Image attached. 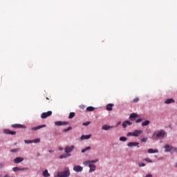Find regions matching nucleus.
<instances>
[{
	"label": "nucleus",
	"instance_id": "f257e3e1",
	"mask_svg": "<svg viewBox=\"0 0 177 177\" xmlns=\"http://www.w3.org/2000/svg\"><path fill=\"white\" fill-rule=\"evenodd\" d=\"M153 136H156L158 139H163V138L167 136V132H165L164 130H160L156 134V133H153Z\"/></svg>",
	"mask_w": 177,
	"mask_h": 177
},
{
	"label": "nucleus",
	"instance_id": "f03ea898",
	"mask_svg": "<svg viewBox=\"0 0 177 177\" xmlns=\"http://www.w3.org/2000/svg\"><path fill=\"white\" fill-rule=\"evenodd\" d=\"M57 176L59 177H69L70 176V170H66L64 171L58 172Z\"/></svg>",
	"mask_w": 177,
	"mask_h": 177
},
{
	"label": "nucleus",
	"instance_id": "7ed1b4c3",
	"mask_svg": "<svg viewBox=\"0 0 177 177\" xmlns=\"http://www.w3.org/2000/svg\"><path fill=\"white\" fill-rule=\"evenodd\" d=\"M74 149H75V147L74 145L72 146H66L64 148V151L65 153H66L67 154H68V153H71V151H73V150H74Z\"/></svg>",
	"mask_w": 177,
	"mask_h": 177
},
{
	"label": "nucleus",
	"instance_id": "20e7f679",
	"mask_svg": "<svg viewBox=\"0 0 177 177\" xmlns=\"http://www.w3.org/2000/svg\"><path fill=\"white\" fill-rule=\"evenodd\" d=\"M51 114H52V111H48L47 112H44V113H41V118H42L43 120H45V118H48V117H50Z\"/></svg>",
	"mask_w": 177,
	"mask_h": 177
},
{
	"label": "nucleus",
	"instance_id": "39448f33",
	"mask_svg": "<svg viewBox=\"0 0 177 177\" xmlns=\"http://www.w3.org/2000/svg\"><path fill=\"white\" fill-rule=\"evenodd\" d=\"M3 133H5L6 135H16V131L6 129L3 130Z\"/></svg>",
	"mask_w": 177,
	"mask_h": 177
},
{
	"label": "nucleus",
	"instance_id": "423d86ee",
	"mask_svg": "<svg viewBox=\"0 0 177 177\" xmlns=\"http://www.w3.org/2000/svg\"><path fill=\"white\" fill-rule=\"evenodd\" d=\"M55 125H57V127H60L62 125H68V122L57 121L55 122Z\"/></svg>",
	"mask_w": 177,
	"mask_h": 177
},
{
	"label": "nucleus",
	"instance_id": "0eeeda50",
	"mask_svg": "<svg viewBox=\"0 0 177 177\" xmlns=\"http://www.w3.org/2000/svg\"><path fill=\"white\" fill-rule=\"evenodd\" d=\"M23 161H24V158L22 157H17L14 159V162L15 164H19V162H23Z\"/></svg>",
	"mask_w": 177,
	"mask_h": 177
},
{
	"label": "nucleus",
	"instance_id": "6e6552de",
	"mask_svg": "<svg viewBox=\"0 0 177 177\" xmlns=\"http://www.w3.org/2000/svg\"><path fill=\"white\" fill-rule=\"evenodd\" d=\"M82 167L80 165H75L73 167V171H75V172H82Z\"/></svg>",
	"mask_w": 177,
	"mask_h": 177
},
{
	"label": "nucleus",
	"instance_id": "1a4fd4ad",
	"mask_svg": "<svg viewBox=\"0 0 177 177\" xmlns=\"http://www.w3.org/2000/svg\"><path fill=\"white\" fill-rule=\"evenodd\" d=\"M164 148L165 149V151L168 153V151H171V150H174V147L169 146V145L167 144L165 145Z\"/></svg>",
	"mask_w": 177,
	"mask_h": 177
},
{
	"label": "nucleus",
	"instance_id": "9d476101",
	"mask_svg": "<svg viewBox=\"0 0 177 177\" xmlns=\"http://www.w3.org/2000/svg\"><path fill=\"white\" fill-rule=\"evenodd\" d=\"M127 146L129 147H135L136 146H137V147H139V142H129L127 144Z\"/></svg>",
	"mask_w": 177,
	"mask_h": 177
},
{
	"label": "nucleus",
	"instance_id": "9b49d317",
	"mask_svg": "<svg viewBox=\"0 0 177 177\" xmlns=\"http://www.w3.org/2000/svg\"><path fill=\"white\" fill-rule=\"evenodd\" d=\"M45 127H46V124H41V125L37 126L35 127H32L31 129L32 131H38V129H41V128H45Z\"/></svg>",
	"mask_w": 177,
	"mask_h": 177
},
{
	"label": "nucleus",
	"instance_id": "f8f14e48",
	"mask_svg": "<svg viewBox=\"0 0 177 177\" xmlns=\"http://www.w3.org/2000/svg\"><path fill=\"white\" fill-rule=\"evenodd\" d=\"M111 128H114V126H109L105 124L102 127V129H103V131H109V129H111Z\"/></svg>",
	"mask_w": 177,
	"mask_h": 177
},
{
	"label": "nucleus",
	"instance_id": "ddd939ff",
	"mask_svg": "<svg viewBox=\"0 0 177 177\" xmlns=\"http://www.w3.org/2000/svg\"><path fill=\"white\" fill-rule=\"evenodd\" d=\"M142 133H143V131H142V130H135L133 132V136H139V135H140Z\"/></svg>",
	"mask_w": 177,
	"mask_h": 177
},
{
	"label": "nucleus",
	"instance_id": "4468645a",
	"mask_svg": "<svg viewBox=\"0 0 177 177\" xmlns=\"http://www.w3.org/2000/svg\"><path fill=\"white\" fill-rule=\"evenodd\" d=\"M88 167L90 168L89 172H93L96 169V165L94 164H89Z\"/></svg>",
	"mask_w": 177,
	"mask_h": 177
},
{
	"label": "nucleus",
	"instance_id": "2eb2a0df",
	"mask_svg": "<svg viewBox=\"0 0 177 177\" xmlns=\"http://www.w3.org/2000/svg\"><path fill=\"white\" fill-rule=\"evenodd\" d=\"M12 128H24L26 129V126L23 124H12Z\"/></svg>",
	"mask_w": 177,
	"mask_h": 177
},
{
	"label": "nucleus",
	"instance_id": "dca6fc26",
	"mask_svg": "<svg viewBox=\"0 0 177 177\" xmlns=\"http://www.w3.org/2000/svg\"><path fill=\"white\" fill-rule=\"evenodd\" d=\"M165 103L166 104H171V103H175V100L172 99V98H169V99L166 100Z\"/></svg>",
	"mask_w": 177,
	"mask_h": 177
},
{
	"label": "nucleus",
	"instance_id": "f3484780",
	"mask_svg": "<svg viewBox=\"0 0 177 177\" xmlns=\"http://www.w3.org/2000/svg\"><path fill=\"white\" fill-rule=\"evenodd\" d=\"M92 136V135L89 134V135H83L81 136L80 139L81 140H84L85 139H91V137Z\"/></svg>",
	"mask_w": 177,
	"mask_h": 177
},
{
	"label": "nucleus",
	"instance_id": "a211bd4d",
	"mask_svg": "<svg viewBox=\"0 0 177 177\" xmlns=\"http://www.w3.org/2000/svg\"><path fill=\"white\" fill-rule=\"evenodd\" d=\"M114 106L113 104H108L106 105V110L108 111H111L113 110V106Z\"/></svg>",
	"mask_w": 177,
	"mask_h": 177
},
{
	"label": "nucleus",
	"instance_id": "6ab92c4d",
	"mask_svg": "<svg viewBox=\"0 0 177 177\" xmlns=\"http://www.w3.org/2000/svg\"><path fill=\"white\" fill-rule=\"evenodd\" d=\"M148 153H149V154H153V153H158V150H157V149H148Z\"/></svg>",
	"mask_w": 177,
	"mask_h": 177
},
{
	"label": "nucleus",
	"instance_id": "aec40b11",
	"mask_svg": "<svg viewBox=\"0 0 177 177\" xmlns=\"http://www.w3.org/2000/svg\"><path fill=\"white\" fill-rule=\"evenodd\" d=\"M136 117H138V114L133 113L130 115L129 118H130L131 121H133V118H136Z\"/></svg>",
	"mask_w": 177,
	"mask_h": 177
},
{
	"label": "nucleus",
	"instance_id": "412c9836",
	"mask_svg": "<svg viewBox=\"0 0 177 177\" xmlns=\"http://www.w3.org/2000/svg\"><path fill=\"white\" fill-rule=\"evenodd\" d=\"M43 176L44 177L50 176V174H49V172H48V169H46L45 171H43Z\"/></svg>",
	"mask_w": 177,
	"mask_h": 177
},
{
	"label": "nucleus",
	"instance_id": "4be33fe9",
	"mask_svg": "<svg viewBox=\"0 0 177 177\" xmlns=\"http://www.w3.org/2000/svg\"><path fill=\"white\" fill-rule=\"evenodd\" d=\"M70 156H71V154L70 153H64V154H62L59 156V158H67V157H70Z\"/></svg>",
	"mask_w": 177,
	"mask_h": 177
},
{
	"label": "nucleus",
	"instance_id": "5701e85b",
	"mask_svg": "<svg viewBox=\"0 0 177 177\" xmlns=\"http://www.w3.org/2000/svg\"><path fill=\"white\" fill-rule=\"evenodd\" d=\"M150 124V120H145L142 123V127H147Z\"/></svg>",
	"mask_w": 177,
	"mask_h": 177
},
{
	"label": "nucleus",
	"instance_id": "b1692460",
	"mask_svg": "<svg viewBox=\"0 0 177 177\" xmlns=\"http://www.w3.org/2000/svg\"><path fill=\"white\" fill-rule=\"evenodd\" d=\"M74 117H75V113L71 112V113H69L68 118L70 120H71L72 118H74Z\"/></svg>",
	"mask_w": 177,
	"mask_h": 177
},
{
	"label": "nucleus",
	"instance_id": "393cba45",
	"mask_svg": "<svg viewBox=\"0 0 177 177\" xmlns=\"http://www.w3.org/2000/svg\"><path fill=\"white\" fill-rule=\"evenodd\" d=\"M86 111H95V107H93V106H88L86 108Z\"/></svg>",
	"mask_w": 177,
	"mask_h": 177
},
{
	"label": "nucleus",
	"instance_id": "a878e982",
	"mask_svg": "<svg viewBox=\"0 0 177 177\" xmlns=\"http://www.w3.org/2000/svg\"><path fill=\"white\" fill-rule=\"evenodd\" d=\"M71 129H73V127H68L67 129H64L62 130V132L66 133V132H67V131H71Z\"/></svg>",
	"mask_w": 177,
	"mask_h": 177
},
{
	"label": "nucleus",
	"instance_id": "bb28decb",
	"mask_svg": "<svg viewBox=\"0 0 177 177\" xmlns=\"http://www.w3.org/2000/svg\"><path fill=\"white\" fill-rule=\"evenodd\" d=\"M91 147H86V148L82 149V153H85V151H88V150H91Z\"/></svg>",
	"mask_w": 177,
	"mask_h": 177
},
{
	"label": "nucleus",
	"instance_id": "cd10ccee",
	"mask_svg": "<svg viewBox=\"0 0 177 177\" xmlns=\"http://www.w3.org/2000/svg\"><path fill=\"white\" fill-rule=\"evenodd\" d=\"M12 171H14V172H17V171H20V168L18 167H13Z\"/></svg>",
	"mask_w": 177,
	"mask_h": 177
},
{
	"label": "nucleus",
	"instance_id": "c85d7f7f",
	"mask_svg": "<svg viewBox=\"0 0 177 177\" xmlns=\"http://www.w3.org/2000/svg\"><path fill=\"white\" fill-rule=\"evenodd\" d=\"M119 140H120V142H126L127 138L126 137H120Z\"/></svg>",
	"mask_w": 177,
	"mask_h": 177
},
{
	"label": "nucleus",
	"instance_id": "c756f323",
	"mask_svg": "<svg viewBox=\"0 0 177 177\" xmlns=\"http://www.w3.org/2000/svg\"><path fill=\"white\" fill-rule=\"evenodd\" d=\"M41 141V139L39 138H36L34 140H32L33 143H38Z\"/></svg>",
	"mask_w": 177,
	"mask_h": 177
},
{
	"label": "nucleus",
	"instance_id": "7c9ffc66",
	"mask_svg": "<svg viewBox=\"0 0 177 177\" xmlns=\"http://www.w3.org/2000/svg\"><path fill=\"white\" fill-rule=\"evenodd\" d=\"M24 142L28 145L30 143H33V141L30 140H26Z\"/></svg>",
	"mask_w": 177,
	"mask_h": 177
},
{
	"label": "nucleus",
	"instance_id": "2f4dec72",
	"mask_svg": "<svg viewBox=\"0 0 177 177\" xmlns=\"http://www.w3.org/2000/svg\"><path fill=\"white\" fill-rule=\"evenodd\" d=\"M84 165H88V164H91V160H86L83 162Z\"/></svg>",
	"mask_w": 177,
	"mask_h": 177
},
{
	"label": "nucleus",
	"instance_id": "473e14b6",
	"mask_svg": "<svg viewBox=\"0 0 177 177\" xmlns=\"http://www.w3.org/2000/svg\"><path fill=\"white\" fill-rule=\"evenodd\" d=\"M139 102V98L136 97L133 100V103H138Z\"/></svg>",
	"mask_w": 177,
	"mask_h": 177
},
{
	"label": "nucleus",
	"instance_id": "72a5a7b5",
	"mask_svg": "<svg viewBox=\"0 0 177 177\" xmlns=\"http://www.w3.org/2000/svg\"><path fill=\"white\" fill-rule=\"evenodd\" d=\"M91 124V122H86L83 123V125L84 127H88V125H89Z\"/></svg>",
	"mask_w": 177,
	"mask_h": 177
},
{
	"label": "nucleus",
	"instance_id": "f704fd0d",
	"mask_svg": "<svg viewBox=\"0 0 177 177\" xmlns=\"http://www.w3.org/2000/svg\"><path fill=\"white\" fill-rule=\"evenodd\" d=\"M127 125H132V122L129 121V120H126L125 121Z\"/></svg>",
	"mask_w": 177,
	"mask_h": 177
},
{
	"label": "nucleus",
	"instance_id": "c9c22d12",
	"mask_svg": "<svg viewBox=\"0 0 177 177\" xmlns=\"http://www.w3.org/2000/svg\"><path fill=\"white\" fill-rule=\"evenodd\" d=\"M140 140L142 142H147V138H143Z\"/></svg>",
	"mask_w": 177,
	"mask_h": 177
},
{
	"label": "nucleus",
	"instance_id": "e433bc0d",
	"mask_svg": "<svg viewBox=\"0 0 177 177\" xmlns=\"http://www.w3.org/2000/svg\"><path fill=\"white\" fill-rule=\"evenodd\" d=\"M20 171H28V167L20 168Z\"/></svg>",
	"mask_w": 177,
	"mask_h": 177
},
{
	"label": "nucleus",
	"instance_id": "4c0bfd02",
	"mask_svg": "<svg viewBox=\"0 0 177 177\" xmlns=\"http://www.w3.org/2000/svg\"><path fill=\"white\" fill-rule=\"evenodd\" d=\"M11 153H17V151H19V149H11Z\"/></svg>",
	"mask_w": 177,
	"mask_h": 177
},
{
	"label": "nucleus",
	"instance_id": "58836bf2",
	"mask_svg": "<svg viewBox=\"0 0 177 177\" xmlns=\"http://www.w3.org/2000/svg\"><path fill=\"white\" fill-rule=\"evenodd\" d=\"M98 161H99V159H95V160H90V162L95 163V162H97Z\"/></svg>",
	"mask_w": 177,
	"mask_h": 177
},
{
	"label": "nucleus",
	"instance_id": "ea45409f",
	"mask_svg": "<svg viewBox=\"0 0 177 177\" xmlns=\"http://www.w3.org/2000/svg\"><path fill=\"white\" fill-rule=\"evenodd\" d=\"M145 163H143V162H140L139 164H138V166L139 167H145Z\"/></svg>",
	"mask_w": 177,
	"mask_h": 177
},
{
	"label": "nucleus",
	"instance_id": "a19ab883",
	"mask_svg": "<svg viewBox=\"0 0 177 177\" xmlns=\"http://www.w3.org/2000/svg\"><path fill=\"white\" fill-rule=\"evenodd\" d=\"M122 126L123 128H127V123L125 121L122 124Z\"/></svg>",
	"mask_w": 177,
	"mask_h": 177
},
{
	"label": "nucleus",
	"instance_id": "79ce46f5",
	"mask_svg": "<svg viewBox=\"0 0 177 177\" xmlns=\"http://www.w3.org/2000/svg\"><path fill=\"white\" fill-rule=\"evenodd\" d=\"M142 121H143V119H138L137 120H136V122L138 124L139 122H142Z\"/></svg>",
	"mask_w": 177,
	"mask_h": 177
},
{
	"label": "nucleus",
	"instance_id": "37998d69",
	"mask_svg": "<svg viewBox=\"0 0 177 177\" xmlns=\"http://www.w3.org/2000/svg\"><path fill=\"white\" fill-rule=\"evenodd\" d=\"M145 161H147V162H153V161L151 160H150L149 158H145Z\"/></svg>",
	"mask_w": 177,
	"mask_h": 177
},
{
	"label": "nucleus",
	"instance_id": "c03bdc74",
	"mask_svg": "<svg viewBox=\"0 0 177 177\" xmlns=\"http://www.w3.org/2000/svg\"><path fill=\"white\" fill-rule=\"evenodd\" d=\"M127 136H133V133H132V132H129Z\"/></svg>",
	"mask_w": 177,
	"mask_h": 177
},
{
	"label": "nucleus",
	"instance_id": "a18cd8bd",
	"mask_svg": "<svg viewBox=\"0 0 177 177\" xmlns=\"http://www.w3.org/2000/svg\"><path fill=\"white\" fill-rule=\"evenodd\" d=\"M58 149H59V150L60 151H62V150H63V147H59Z\"/></svg>",
	"mask_w": 177,
	"mask_h": 177
},
{
	"label": "nucleus",
	"instance_id": "49530a36",
	"mask_svg": "<svg viewBox=\"0 0 177 177\" xmlns=\"http://www.w3.org/2000/svg\"><path fill=\"white\" fill-rule=\"evenodd\" d=\"M54 151H53V150H49V151H48L49 153H53Z\"/></svg>",
	"mask_w": 177,
	"mask_h": 177
},
{
	"label": "nucleus",
	"instance_id": "de8ad7c7",
	"mask_svg": "<svg viewBox=\"0 0 177 177\" xmlns=\"http://www.w3.org/2000/svg\"><path fill=\"white\" fill-rule=\"evenodd\" d=\"M173 151L177 152V148H174V149H173Z\"/></svg>",
	"mask_w": 177,
	"mask_h": 177
},
{
	"label": "nucleus",
	"instance_id": "09e8293b",
	"mask_svg": "<svg viewBox=\"0 0 177 177\" xmlns=\"http://www.w3.org/2000/svg\"><path fill=\"white\" fill-rule=\"evenodd\" d=\"M4 177H9V175L6 174V175L4 176Z\"/></svg>",
	"mask_w": 177,
	"mask_h": 177
},
{
	"label": "nucleus",
	"instance_id": "8fccbe9b",
	"mask_svg": "<svg viewBox=\"0 0 177 177\" xmlns=\"http://www.w3.org/2000/svg\"><path fill=\"white\" fill-rule=\"evenodd\" d=\"M120 124H121V122H118V125H120Z\"/></svg>",
	"mask_w": 177,
	"mask_h": 177
},
{
	"label": "nucleus",
	"instance_id": "3c124183",
	"mask_svg": "<svg viewBox=\"0 0 177 177\" xmlns=\"http://www.w3.org/2000/svg\"><path fill=\"white\" fill-rule=\"evenodd\" d=\"M47 100H49V98L46 97Z\"/></svg>",
	"mask_w": 177,
	"mask_h": 177
}]
</instances>
